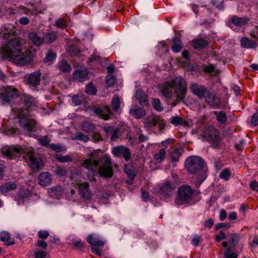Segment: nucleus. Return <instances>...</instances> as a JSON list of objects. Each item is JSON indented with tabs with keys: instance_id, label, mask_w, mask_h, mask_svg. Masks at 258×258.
<instances>
[{
	"instance_id": "nucleus-1",
	"label": "nucleus",
	"mask_w": 258,
	"mask_h": 258,
	"mask_svg": "<svg viewBox=\"0 0 258 258\" xmlns=\"http://www.w3.org/2000/svg\"><path fill=\"white\" fill-rule=\"evenodd\" d=\"M3 52L14 63L24 66L29 63L32 59L33 54L29 49H21L19 38L10 41L3 48Z\"/></svg>"
},
{
	"instance_id": "nucleus-2",
	"label": "nucleus",
	"mask_w": 258,
	"mask_h": 258,
	"mask_svg": "<svg viewBox=\"0 0 258 258\" xmlns=\"http://www.w3.org/2000/svg\"><path fill=\"white\" fill-rule=\"evenodd\" d=\"M2 152L10 159L23 155L25 159L34 171L38 170L43 166L41 159L34 155L33 149L31 147L19 145L6 146L2 148Z\"/></svg>"
},
{
	"instance_id": "nucleus-3",
	"label": "nucleus",
	"mask_w": 258,
	"mask_h": 258,
	"mask_svg": "<svg viewBox=\"0 0 258 258\" xmlns=\"http://www.w3.org/2000/svg\"><path fill=\"white\" fill-rule=\"evenodd\" d=\"M185 165L189 173L199 172L201 174V176L198 178L200 184L206 178V169L204 167V161L201 157L196 156L188 157L186 160Z\"/></svg>"
},
{
	"instance_id": "nucleus-4",
	"label": "nucleus",
	"mask_w": 258,
	"mask_h": 258,
	"mask_svg": "<svg viewBox=\"0 0 258 258\" xmlns=\"http://www.w3.org/2000/svg\"><path fill=\"white\" fill-rule=\"evenodd\" d=\"M28 111H23L18 116L19 125L24 130V134L31 137L35 138V133L36 131L35 121L31 119L27 115Z\"/></svg>"
},
{
	"instance_id": "nucleus-5",
	"label": "nucleus",
	"mask_w": 258,
	"mask_h": 258,
	"mask_svg": "<svg viewBox=\"0 0 258 258\" xmlns=\"http://www.w3.org/2000/svg\"><path fill=\"white\" fill-rule=\"evenodd\" d=\"M169 82L174 90L176 101L183 102L187 91L185 80L181 77H177Z\"/></svg>"
},
{
	"instance_id": "nucleus-6",
	"label": "nucleus",
	"mask_w": 258,
	"mask_h": 258,
	"mask_svg": "<svg viewBox=\"0 0 258 258\" xmlns=\"http://www.w3.org/2000/svg\"><path fill=\"white\" fill-rule=\"evenodd\" d=\"M176 184L174 182L166 179L156 186L157 194L161 199L166 200L174 192Z\"/></svg>"
},
{
	"instance_id": "nucleus-7",
	"label": "nucleus",
	"mask_w": 258,
	"mask_h": 258,
	"mask_svg": "<svg viewBox=\"0 0 258 258\" xmlns=\"http://www.w3.org/2000/svg\"><path fill=\"white\" fill-rule=\"evenodd\" d=\"M193 191L188 185L179 186L177 189L176 197L175 199V204L179 206L187 204L192 199Z\"/></svg>"
},
{
	"instance_id": "nucleus-8",
	"label": "nucleus",
	"mask_w": 258,
	"mask_h": 258,
	"mask_svg": "<svg viewBox=\"0 0 258 258\" xmlns=\"http://www.w3.org/2000/svg\"><path fill=\"white\" fill-rule=\"evenodd\" d=\"M98 173L105 177H110L112 176L113 170L110 158L104 156L100 159Z\"/></svg>"
},
{
	"instance_id": "nucleus-9",
	"label": "nucleus",
	"mask_w": 258,
	"mask_h": 258,
	"mask_svg": "<svg viewBox=\"0 0 258 258\" xmlns=\"http://www.w3.org/2000/svg\"><path fill=\"white\" fill-rule=\"evenodd\" d=\"M144 126L147 131L155 130L156 126H157L159 130L162 131L164 129L165 123L158 117L151 115L147 117L144 121Z\"/></svg>"
},
{
	"instance_id": "nucleus-10",
	"label": "nucleus",
	"mask_w": 258,
	"mask_h": 258,
	"mask_svg": "<svg viewBox=\"0 0 258 258\" xmlns=\"http://www.w3.org/2000/svg\"><path fill=\"white\" fill-rule=\"evenodd\" d=\"M19 92L12 86L3 87L0 91V99L4 103H9L12 99L18 96Z\"/></svg>"
},
{
	"instance_id": "nucleus-11",
	"label": "nucleus",
	"mask_w": 258,
	"mask_h": 258,
	"mask_svg": "<svg viewBox=\"0 0 258 258\" xmlns=\"http://www.w3.org/2000/svg\"><path fill=\"white\" fill-rule=\"evenodd\" d=\"M97 152L96 151H94L89 155L88 158L84 160L83 163V166L88 170L91 171L93 175H94L96 169L99 165V162L96 159L97 158Z\"/></svg>"
},
{
	"instance_id": "nucleus-12",
	"label": "nucleus",
	"mask_w": 258,
	"mask_h": 258,
	"mask_svg": "<svg viewBox=\"0 0 258 258\" xmlns=\"http://www.w3.org/2000/svg\"><path fill=\"white\" fill-rule=\"evenodd\" d=\"M41 76L40 71H35L26 75L24 77V81L30 88L35 90L40 85Z\"/></svg>"
},
{
	"instance_id": "nucleus-13",
	"label": "nucleus",
	"mask_w": 258,
	"mask_h": 258,
	"mask_svg": "<svg viewBox=\"0 0 258 258\" xmlns=\"http://www.w3.org/2000/svg\"><path fill=\"white\" fill-rule=\"evenodd\" d=\"M206 139L214 147L220 146L222 143L220 133L214 128L210 130Z\"/></svg>"
},
{
	"instance_id": "nucleus-14",
	"label": "nucleus",
	"mask_w": 258,
	"mask_h": 258,
	"mask_svg": "<svg viewBox=\"0 0 258 258\" xmlns=\"http://www.w3.org/2000/svg\"><path fill=\"white\" fill-rule=\"evenodd\" d=\"M189 89L191 93L200 99L205 98L208 93L206 87L197 83H191Z\"/></svg>"
},
{
	"instance_id": "nucleus-15",
	"label": "nucleus",
	"mask_w": 258,
	"mask_h": 258,
	"mask_svg": "<svg viewBox=\"0 0 258 258\" xmlns=\"http://www.w3.org/2000/svg\"><path fill=\"white\" fill-rule=\"evenodd\" d=\"M16 34V28L11 25L8 24L0 28V36L4 39H9Z\"/></svg>"
},
{
	"instance_id": "nucleus-16",
	"label": "nucleus",
	"mask_w": 258,
	"mask_h": 258,
	"mask_svg": "<svg viewBox=\"0 0 258 258\" xmlns=\"http://www.w3.org/2000/svg\"><path fill=\"white\" fill-rule=\"evenodd\" d=\"M112 153L115 157L123 156L124 159L127 161L130 159V152L128 149L123 146L114 147L112 149Z\"/></svg>"
},
{
	"instance_id": "nucleus-17",
	"label": "nucleus",
	"mask_w": 258,
	"mask_h": 258,
	"mask_svg": "<svg viewBox=\"0 0 258 258\" xmlns=\"http://www.w3.org/2000/svg\"><path fill=\"white\" fill-rule=\"evenodd\" d=\"M87 241L91 245L94 246H102L106 241L103 240L98 235L93 233L89 234L86 238Z\"/></svg>"
},
{
	"instance_id": "nucleus-18",
	"label": "nucleus",
	"mask_w": 258,
	"mask_h": 258,
	"mask_svg": "<svg viewBox=\"0 0 258 258\" xmlns=\"http://www.w3.org/2000/svg\"><path fill=\"white\" fill-rule=\"evenodd\" d=\"M248 21L249 19L247 17L241 18L237 16H233L229 21L228 24L232 29H234V26L242 27Z\"/></svg>"
},
{
	"instance_id": "nucleus-19",
	"label": "nucleus",
	"mask_w": 258,
	"mask_h": 258,
	"mask_svg": "<svg viewBox=\"0 0 258 258\" xmlns=\"http://www.w3.org/2000/svg\"><path fill=\"white\" fill-rule=\"evenodd\" d=\"M94 112L100 118L107 120H108L111 115V111L108 106H105L103 108L95 107Z\"/></svg>"
},
{
	"instance_id": "nucleus-20",
	"label": "nucleus",
	"mask_w": 258,
	"mask_h": 258,
	"mask_svg": "<svg viewBox=\"0 0 258 258\" xmlns=\"http://www.w3.org/2000/svg\"><path fill=\"white\" fill-rule=\"evenodd\" d=\"M129 113L136 119H139L143 118L146 112L142 107L132 105L130 109Z\"/></svg>"
},
{
	"instance_id": "nucleus-21",
	"label": "nucleus",
	"mask_w": 258,
	"mask_h": 258,
	"mask_svg": "<svg viewBox=\"0 0 258 258\" xmlns=\"http://www.w3.org/2000/svg\"><path fill=\"white\" fill-rule=\"evenodd\" d=\"M205 101L211 106L218 107L221 103V99L214 94L208 92L205 97Z\"/></svg>"
},
{
	"instance_id": "nucleus-22",
	"label": "nucleus",
	"mask_w": 258,
	"mask_h": 258,
	"mask_svg": "<svg viewBox=\"0 0 258 258\" xmlns=\"http://www.w3.org/2000/svg\"><path fill=\"white\" fill-rule=\"evenodd\" d=\"M79 191L82 197L90 199L91 197V191L89 189V184L88 182H85L78 183Z\"/></svg>"
},
{
	"instance_id": "nucleus-23",
	"label": "nucleus",
	"mask_w": 258,
	"mask_h": 258,
	"mask_svg": "<svg viewBox=\"0 0 258 258\" xmlns=\"http://www.w3.org/2000/svg\"><path fill=\"white\" fill-rule=\"evenodd\" d=\"M257 42L249 39L248 37H243L240 39V44L242 48L246 49H256Z\"/></svg>"
},
{
	"instance_id": "nucleus-24",
	"label": "nucleus",
	"mask_w": 258,
	"mask_h": 258,
	"mask_svg": "<svg viewBox=\"0 0 258 258\" xmlns=\"http://www.w3.org/2000/svg\"><path fill=\"white\" fill-rule=\"evenodd\" d=\"M88 75V70L85 68H81L75 71L73 74L74 79L83 82L87 79Z\"/></svg>"
},
{
	"instance_id": "nucleus-25",
	"label": "nucleus",
	"mask_w": 258,
	"mask_h": 258,
	"mask_svg": "<svg viewBox=\"0 0 258 258\" xmlns=\"http://www.w3.org/2000/svg\"><path fill=\"white\" fill-rule=\"evenodd\" d=\"M64 191L59 185L52 186L48 189L49 196L53 198L59 199L63 194Z\"/></svg>"
},
{
	"instance_id": "nucleus-26",
	"label": "nucleus",
	"mask_w": 258,
	"mask_h": 258,
	"mask_svg": "<svg viewBox=\"0 0 258 258\" xmlns=\"http://www.w3.org/2000/svg\"><path fill=\"white\" fill-rule=\"evenodd\" d=\"M22 99L24 101L26 110L33 109L37 105V101L29 95L24 94L23 96Z\"/></svg>"
},
{
	"instance_id": "nucleus-27",
	"label": "nucleus",
	"mask_w": 258,
	"mask_h": 258,
	"mask_svg": "<svg viewBox=\"0 0 258 258\" xmlns=\"http://www.w3.org/2000/svg\"><path fill=\"white\" fill-rule=\"evenodd\" d=\"M173 87L170 82H167L162 85L160 87V90L164 96L167 98H170L173 94Z\"/></svg>"
},
{
	"instance_id": "nucleus-28",
	"label": "nucleus",
	"mask_w": 258,
	"mask_h": 258,
	"mask_svg": "<svg viewBox=\"0 0 258 258\" xmlns=\"http://www.w3.org/2000/svg\"><path fill=\"white\" fill-rule=\"evenodd\" d=\"M39 183L43 186L49 185L52 181L50 174L47 172L40 173L38 176Z\"/></svg>"
},
{
	"instance_id": "nucleus-29",
	"label": "nucleus",
	"mask_w": 258,
	"mask_h": 258,
	"mask_svg": "<svg viewBox=\"0 0 258 258\" xmlns=\"http://www.w3.org/2000/svg\"><path fill=\"white\" fill-rule=\"evenodd\" d=\"M29 39L36 46H39L42 45L44 42L43 37L39 36L35 32H31L28 34Z\"/></svg>"
},
{
	"instance_id": "nucleus-30",
	"label": "nucleus",
	"mask_w": 258,
	"mask_h": 258,
	"mask_svg": "<svg viewBox=\"0 0 258 258\" xmlns=\"http://www.w3.org/2000/svg\"><path fill=\"white\" fill-rule=\"evenodd\" d=\"M0 240L4 242L7 245H12L15 243L14 239L11 238L10 234L6 231L0 233Z\"/></svg>"
},
{
	"instance_id": "nucleus-31",
	"label": "nucleus",
	"mask_w": 258,
	"mask_h": 258,
	"mask_svg": "<svg viewBox=\"0 0 258 258\" xmlns=\"http://www.w3.org/2000/svg\"><path fill=\"white\" fill-rule=\"evenodd\" d=\"M22 12L26 15H33L37 14V8L33 4H29L27 5V7H22L20 8Z\"/></svg>"
},
{
	"instance_id": "nucleus-32",
	"label": "nucleus",
	"mask_w": 258,
	"mask_h": 258,
	"mask_svg": "<svg viewBox=\"0 0 258 258\" xmlns=\"http://www.w3.org/2000/svg\"><path fill=\"white\" fill-rule=\"evenodd\" d=\"M223 246L225 247V249L224 251L223 256L224 258H237L238 254L236 252H231L232 249L230 247H227L228 246V242L225 241L222 243Z\"/></svg>"
},
{
	"instance_id": "nucleus-33",
	"label": "nucleus",
	"mask_w": 258,
	"mask_h": 258,
	"mask_svg": "<svg viewBox=\"0 0 258 258\" xmlns=\"http://www.w3.org/2000/svg\"><path fill=\"white\" fill-rule=\"evenodd\" d=\"M136 98L139 103L142 106L148 104V101L146 95L141 90H138L136 93Z\"/></svg>"
},
{
	"instance_id": "nucleus-34",
	"label": "nucleus",
	"mask_w": 258,
	"mask_h": 258,
	"mask_svg": "<svg viewBox=\"0 0 258 258\" xmlns=\"http://www.w3.org/2000/svg\"><path fill=\"white\" fill-rule=\"evenodd\" d=\"M16 184L12 182L6 183L0 186V191L2 194H6L16 188Z\"/></svg>"
},
{
	"instance_id": "nucleus-35",
	"label": "nucleus",
	"mask_w": 258,
	"mask_h": 258,
	"mask_svg": "<svg viewBox=\"0 0 258 258\" xmlns=\"http://www.w3.org/2000/svg\"><path fill=\"white\" fill-rule=\"evenodd\" d=\"M57 38V34L54 32H50L45 33L43 36V39L44 43H51L53 42Z\"/></svg>"
},
{
	"instance_id": "nucleus-36",
	"label": "nucleus",
	"mask_w": 258,
	"mask_h": 258,
	"mask_svg": "<svg viewBox=\"0 0 258 258\" xmlns=\"http://www.w3.org/2000/svg\"><path fill=\"white\" fill-rule=\"evenodd\" d=\"M182 48V44L179 37H176L173 40L172 50L175 53L179 52Z\"/></svg>"
},
{
	"instance_id": "nucleus-37",
	"label": "nucleus",
	"mask_w": 258,
	"mask_h": 258,
	"mask_svg": "<svg viewBox=\"0 0 258 258\" xmlns=\"http://www.w3.org/2000/svg\"><path fill=\"white\" fill-rule=\"evenodd\" d=\"M239 240V235L237 234H232L229 236V240L227 242L228 246L227 247H230L232 249L237 244Z\"/></svg>"
},
{
	"instance_id": "nucleus-38",
	"label": "nucleus",
	"mask_w": 258,
	"mask_h": 258,
	"mask_svg": "<svg viewBox=\"0 0 258 258\" xmlns=\"http://www.w3.org/2000/svg\"><path fill=\"white\" fill-rule=\"evenodd\" d=\"M215 115H216V119L221 124H224L227 119V115L226 113L223 111H215L214 112Z\"/></svg>"
},
{
	"instance_id": "nucleus-39",
	"label": "nucleus",
	"mask_w": 258,
	"mask_h": 258,
	"mask_svg": "<svg viewBox=\"0 0 258 258\" xmlns=\"http://www.w3.org/2000/svg\"><path fill=\"white\" fill-rule=\"evenodd\" d=\"M207 45V42L205 39H196L193 41V46L195 49H202L206 46Z\"/></svg>"
},
{
	"instance_id": "nucleus-40",
	"label": "nucleus",
	"mask_w": 258,
	"mask_h": 258,
	"mask_svg": "<svg viewBox=\"0 0 258 258\" xmlns=\"http://www.w3.org/2000/svg\"><path fill=\"white\" fill-rule=\"evenodd\" d=\"M203 71L204 72L213 76L217 75L220 73V72L218 70L216 69L215 67L212 64L204 66Z\"/></svg>"
},
{
	"instance_id": "nucleus-41",
	"label": "nucleus",
	"mask_w": 258,
	"mask_h": 258,
	"mask_svg": "<svg viewBox=\"0 0 258 258\" xmlns=\"http://www.w3.org/2000/svg\"><path fill=\"white\" fill-rule=\"evenodd\" d=\"M120 105V100L117 95H114L112 99L111 106L114 111L118 110Z\"/></svg>"
},
{
	"instance_id": "nucleus-42",
	"label": "nucleus",
	"mask_w": 258,
	"mask_h": 258,
	"mask_svg": "<svg viewBox=\"0 0 258 258\" xmlns=\"http://www.w3.org/2000/svg\"><path fill=\"white\" fill-rule=\"evenodd\" d=\"M166 154L165 149H161L158 153L154 155V159L158 162H161L165 159Z\"/></svg>"
},
{
	"instance_id": "nucleus-43",
	"label": "nucleus",
	"mask_w": 258,
	"mask_h": 258,
	"mask_svg": "<svg viewBox=\"0 0 258 258\" xmlns=\"http://www.w3.org/2000/svg\"><path fill=\"white\" fill-rule=\"evenodd\" d=\"M69 240V244L73 245L76 248H80L84 246L83 243L82 242L81 239H80L70 238Z\"/></svg>"
},
{
	"instance_id": "nucleus-44",
	"label": "nucleus",
	"mask_w": 258,
	"mask_h": 258,
	"mask_svg": "<svg viewBox=\"0 0 258 258\" xmlns=\"http://www.w3.org/2000/svg\"><path fill=\"white\" fill-rule=\"evenodd\" d=\"M72 102L75 106H78L82 104L85 101L83 95H77L72 97Z\"/></svg>"
},
{
	"instance_id": "nucleus-45",
	"label": "nucleus",
	"mask_w": 258,
	"mask_h": 258,
	"mask_svg": "<svg viewBox=\"0 0 258 258\" xmlns=\"http://www.w3.org/2000/svg\"><path fill=\"white\" fill-rule=\"evenodd\" d=\"M231 176V171L229 168H226L221 171L219 177L225 181H228Z\"/></svg>"
},
{
	"instance_id": "nucleus-46",
	"label": "nucleus",
	"mask_w": 258,
	"mask_h": 258,
	"mask_svg": "<svg viewBox=\"0 0 258 258\" xmlns=\"http://www.w3.org/2000/svg\"><path fill=\"white\" fill-rule=\"evenodd\" d=\"M60 70L63 72H69L71 70V66L64 60H62L58 66Z\"/></svg>"
},
{
	"instance_id": "nucleus-47",
	"label": "nucleus",
	"mask_w": 258,
	"mask_h": 258,
	"mask_svg": "<svg viewBox=\"0 0 258 258\" xmlns=\"http://www.w3.org/2000/svg\"><path fill=\"white\" fill-rule=\"evenodd\" d=\"M82 128L83 131L87 133L92 132L95 128L94 125L89 121L84 122L82 124Z\"/></svg>"
},
{
	"instance_id": "nucleus-48",
	"label": "nucleus",
	"mask_w": 258,
	"mask_h": 258,
	"mask_svg": "<svg viewBox=\"0 0 258 258\" xmlns=\"http://www.w3.org/2000/svg\"><path fill=\"white\" fill-rule=\"evenodd\" d=\"M54 172L57 175L63 176L66 175L67 170L66 168L58 166H55L53 167Z\"/></svg>"
},
{
	"instance_id": "nucleus-49",
	"label": "nucleus",
	"mask_w": 258,
	"mask_h": 258,
	"mask_svg": "<svg viewBox=\"0 0 258 258\" xmlns=\"http://www.w3.org/2000/svg\"><path fill=\"white\" fill-rule=\"evenodd\" d=\"M51 149L56 152H61L66 150L65 146H62L60 144H51L50 145Z\"/></svg>"
},
{
	"instance_id": "nucleus-50",
	"label": "nucleus",
	"mask_w": 258,
	"mask_h": 258,
	"mask_svg": "<svg viewBox=\"0 0 258 258\" xmlns=\"http://www.w3.org/2000/svg\"><path fill=\"white\" fill-rule=\"evenodd\" d=\"M152 105L155 109L158 111H161L163 107L161 106L160 100L158 98H154L152 100Z\"/></svg>"
},
{
	"instance_id": "nucleus-51",
	"label": "nucleus",
	"mask_w": 258,
	"mask_h": 258,
	"mask_svg": "<svg viewBox=\"0 0 258 258\" xmlns=\"http://www.w3.org/2000/svg\"><path fill=\"white\" fill-rule=\"evenodd\" d=\"M170 122L174 125H179L183 123V118L178 116H172L170 118Z\"/></svg>"
},
{
	"instance_id": "nucleus-52",
	"label": "nucleus",
	"mask_w": 258,
	"mask_h": 258,
	"mask_svg": "<svg viewBox=\"0 0 258 258\" xmlns=\"http://www.w3.org/2000/svg\"><path fill=\"white\" fill-rule=\"evenodd\" d=\"M181 156V153L178 149H176L173 151L171 153V160L173 162H177L178 161L180 157Z\"/></svg>"
},
{
	"instance_id": "nucleus-53",
	"label": "nucleus",
	"mask_w": 258,
	"mask_h": 258,
	"mask_svg": "<svg viewBox=\"0 0 258 258\" xmlns=\"http://www.w3.org/2000/svg\"><path fill=\"white\" fill-rule=\"evenodd\" d=\"M56 159L61 163H66L72 161L71 157L69 155L62 156L61 155H57Z\"/></svg>"
},
{
	"instance_id": "nucleus-54",
	"label": "nucleus",
	"mask_w": 258,
	"mask_h": 258,
	"mask_svg": "<svg viewBox=\"0 0 258 258\" xmlns=\"http://www.w3.org/2000/svg\"><path fill=\"white\" fill-rule=\"evenodd\" d=\"M85 91L87 94L90 95H95L96 93L97 90L94 85L90 83L86 86Z\"/></svg>"
},
{
	"instance_id": "nucleus-55",
	"label": "nucleus",
	"mask_w": 258,
	"mask_h": 258,
	"mask_svg": "<svg viewBox=\"0 0 258 258\" xmlns=\"http://www.w3.org/2000/svg\"><path fill=\"white\" fill-rule=\"evenodd\" d=\"M38 143L42 146H47L50 145V139L47 136H44L41 138L38 139Z\"/></svg>"
},
{
	"instance_id": "nucleus-56",
	"label": "nucleus",
	"mask_w": 258,
	"mask_h": 258,
	"mask_svg": "<svg viewBox=\"0 0 258 258\" xmlns=\"http://www.w3.org/2000/svg\"><path fill=\"white\" fill-rule=\"evenodd\" d=\"M47 253L43 250H36L34 252L35 258H46Z\"/></svg>"
},
{
	"instance_id": "nucleus-57",
	"label": "nucleus",
	"mask_w": 258,
	"mask_h": 258,
	"mask_svg": "<svg viewBox=\"0 0 258 258\" xmlns=\"http://www.w3.org/2000/svg\"><path fill=\"white\" fill-rule=\"evenodd\" d=\"M115 78L112 75H108L106 77V84L108 87L113 85L115 82Z\"/></svg>"
},
{
	"instance_id": "nucleus-58",
	"label": "nucleus",
	"mask_w": 258,
	"mask_h": 258,
	"mask_svg": "<svg viewBox=\"0 0 258 258\" xmlns=\"http://www.w3.org/2000/svg\"><path fill=\"white\" fill-rule=\"evenodd\" d=\"M56 58V54L53 53L51 50L48 51L46 54L45 58L44 59L45 62L50 61L52 60L55 59Z\"/></svg>"
},
{
	"instance_id": "nucleus-59",
	"label": "nucleus",
	"mask_w": 258,
	"mask_h": 258,
	"mask_svg": "<svg viewBox=\"0 0 258 258\" xmlns=\"http://www.w3.org/2000/svg\"><path fill=\"white\" fill-rule=\"evenodd\" d=\"M101 57L96 55H91L88 59V62L91 63H101Z\"/></svg>"
},
{
	"instance_id": "nucleus-60",
	"label": "nucleus",
	"mask_w": 258,
	"mask_h": 258,
	"mask_svg": "<svg viewBox=\"0 0 258 258\" xmlns=\"http://www.w3.org/2000/svg\"><path fill=\"white\" fill-rule=\"evenodd\" d=\"M5 134L8 136H13L15 134H18V128L14 127H11L9 128H7L4 131Z\"/></svg>"
},
{
	"instance_id": "nucleus-61",
	"label": "nucleus",
	"mask_w": 258,
	"mask_h": 258,
	"mask_svg": "<svg viewBox=\"0 0 258 258\" xmlns=\"http://www.w3.org/2000/svg\"><path fill=\"white\" fill-rule=\"evenodd\" d=\"M76 139L80 141H84L85 142H87L89 141V138L88 136L85 135L82 133L79 132L78 133L76 136Z\"/></svg>"
},
{
	"instance_id": "nucleus-62",
	"label": "nucleus",
	"mask_w": 258,
	"mask_h": 258,
	"mask_svg": "<svg viewBox=\"0 0 258 258\" xmlns=\"http://www.w3.org/2000/svg\"><path fill=\"white\" fill-rule=\"evenodd\" d=\"M55 24L57 27L59 28H64L67 25L66 22L63 19H59L57 20Z\"/></svg>"
},
{
	"instance_id": "nucleus-63",
	"label": "nucleus",
	"mask_w": 258,
	"mask_h": 258,
	"mask_svg": "<svg viewBox=\"0 0 258 258\" xmlns=\"http://www.w3.org/2000/svg\"><path fill=\"white\" fill-rule=\"evenodd\" d=\"M37 235L39 238L44 239L49 236V232L47 230H41L38 232Z\"/></svg>"
},
{
	"instance_id": "nucleus-64",
	"label": "nucleus",
	"mask_w": 258,
	"mask_h": 258,
	"mask_svg": "<svg viewBox=\"0 0 258 258\" xmlns=\"http://www.w3.org/2000/svg\"><path fill=\"white\" fill-rule=\"evenodd\" d=\"M251 123L253 126L258 125V112H255L252 115Z\"/></svg>"
}]
</instances>
